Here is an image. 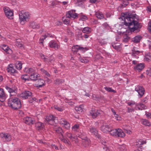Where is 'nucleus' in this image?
I'll return each instance as SVG.
<instances>
[{
    "instance_id": "864d4df0",
    "label": "nucleus",
    "mask_w": 151,
    "mask_h": 151,
    "mask_svg": "<svg viewBox=\"0 0 151 151\" xmlns=\"http://www.w3.org/2000/svg\"><path fill=\"white\" fill-rule=\"evenodd\" d=\"M5 52L8 54H11L12 52V50L9 47L8 48H6V50H4Z\"/></svg>"
},
{
    "instance_id": "9b49d317",
    "label": "nucleus",
    "mask_w": 151,
    "mask_h": 151,
    "mask_svg": "<svg viewBox=\"0 0 151 151\" xmlns=\"http://www.w3.org/2000/svg\"><path fill=\"white\" fill-rule=\"evenodd\" d=\"M32 93L29 91H25L20 95V97L23 99H29L32 96Z\"/></svg>"
},
{
    "instance_id": "ddd939ff",
    "label": "nucleus",
    "mask_w": 151,
    "mask_h": 151,
    "mask_svg": "<svg viewBox=\"0 0 151 151\" xmlns=\"http://www.w3.org/2000/svg\"><path fill=\"white\" fill-rule=\"evenodd\" d=\"M59 122L61 125L66 129H68L70 128V123L65 119L63 118L60 119Z\"/></svg>"
},
{
    "instance_id": "13d9d810",
    "label": "nucleus",
    "mask_w": 151,
    "mask_h": 151,
    "mask_svg": "<svg viewBox=\"0 0 151 151\" xmlns=\"http://www.w3.org/2000/svg\"><path fill=\"white\" fill-rule=\"evenodd\" d=\"M98 42L101 44V45H103L106 43V42L104 40L99 39L98 40Z\"/></svg>"
},
{
    "instance_id": "37998d69",
    "label": "nucleus",
    "mask_w": 151,
    "mask_h": 151,
    "mask_svg": "<svg viewBox=\"0 0 151 151\" xmlns=\"http://www.w3.org/2000/svg\"><path fill=\"white\" fill-rule=\"evenodd\" d=\"M34 70L33 68H25L24 70V71L26 72L27 73L30 74L32 73L33 72Z\"/></svg>"
},
{
    "instance_id": "09e8293b",
    "label": "nucleus",
    "mask_w": 151,
    "mask_h": 151,
    "mask_svg": "<svg viewBox=\"0 0 151 151\" xmlns=\"http://www.w3.org/2000/svg\"><path fill=\"white\" fill-rule=\"evenodd\" d=\"M79 128V125L77 124L74 125L72 127V129L74 131L76 132Z\"/></svg>"
},
{
    "instance_id": "a211bd4d",
    "label": "nucleus",
    "mask_w": 151,
    "mask_h": 151,
    "mask_svg": "<svg viewBox=\"0 0 151 151\" xmlns=\"http://www.w3.org/2000/svg\"><path fill=\"white\" fill-rule=\"evenodd\" d=\"M146 140L140 139L136 141L135 143V146L139 148L142 149L143 148L142 145L144 144H146Z\"/></svg>"
},
{
    "instance_id": "7ed1b4c3",
    "label": "nucleus",
    "mask_w": 151,
    "mask_h": 151,
    "mask_svg": "<svg viewBox=\"0 0 151 151\" xmlns=\"http://www.w3.org/2000/svg\"><path fill=\"white\" fill-rule=\"evenodd\" d=\"M118 35H122L123 36L122 41L125 43H126L129 42L131 39V37L130 36V34L127 32V29L125 32H122L121 31L116 30L115 32Z\"/></svg>"
},
{
    "instance_id": "603ef678",
    "label": "nucleus",
    "mask_w": 151,
    "mask_h": 151,
    "mask_svg": "<svg viewBox=\"0 0 151 151\" xmlns=\"http://www.w3.org/2000/svg\"><path fill=\"white\" fill-rule=\"evenodd\" d=\"M68 18H66V19H65V17H62V19L63 20L65 24L68 25L69 24L70 21L68 20Z\"/></svg>"
},
{
    "instance_id": "dca6fc26",
    "label": "nucleus",
    "mask_w": 151,
    "mask_h": 151,
    "mask_svg": "<svg viewBox=\"0 0 151 151\" xmlns=\"http://www.w3.org/2000/svg\"><path fill=\"white\" fill-rule=\"evenodd\" d=\"M102 132L104 133L109 132L111 129V126L110 124H107L106 123L104 124L101 128Z\"/></svg>"
},
{
    "instance_id": "c03bdc74",
    "label": "nucleus",
    "mask_w": 151,
    "mask_h": 151,
    "mask_svg": "<svg viewBox=\"0 0 151 151\" xmlns=\"http://www.w3.org/2000/svg\"><path fill=\"white\" fill-rule=\"evenodd\" d=\"M74 135L68 132H66L65 134L66 137L67 138H69V139L71 140H73V138L74 137Z\"/></svg>"
},
{
    "instance_id": "a18cd8bd",
    "label": "nucleus",
    "mask_w": 151,
    "mask_h": 151,
    "mask_svg": "<svg viewBox=\"0 0 151 151\" xmlns=\"http://www.w3.org/2000/svg\"><path fill=\"white\" fill-rule=\"evenodd\" d=\"M104 88L105 90L109 92H113L114 93H116V91L112 89L111 88L109 87L106 86L104 87Z\"/></svg>"
},
{
    "instance_id": "2eb2a0df",
    "label": "nucleus",
    "mask_w": 151,
    "mask_h": 151,
    "mask_svg": "<svg viewBox=\"0 0 151 151\" xmlns=\"http://www.w3.org/2000/svg\"><path fill=\"white\" fill-rule=\"evenodd\" d=\"M24 122L27 124L31 125L35 123V119L29 117H26L23 119Z\"/></svg>"
},
{
    "instance_id": "0e129e2a",
    "label": "nucleus",
    "mask_w": 151,
    "mask_h": 151,
    "mask_svg": "<svg viewBox=\"0 0 151 151\" xmlns=\"http://www.w3.org/2000/svg\"><path fill=\"white\" fill-rule=\"evenodd\" d=\"M103 27L105 28H111L110 26L107 24L106 22H105L103 24Z\"/></svg>"
},
{
    "instance_id": "412c9836",
    "label": "nucleus",
    "mask_w": 151,
    "mask_h": 151,
    "mask_svg": "<svg viewBox=\"0 0 151 151\" xmlns=\"http://www.w3.org/2000/svg\"><path fill=\"white\" fill-rule=\"evenodd\" d=\"M53 129L54 131L57 134H59V135L60 136V137H63V130L61 128L58 126H55L53 128Z\"/></svg>"
},
{
    "instance_id": "a878e982",
    "label": "nucleus",
    "mask_w": 151,
    "mask_h": 151,
    "mask_svg": "<svg viewBox=\"0 0 151 151\" xmlns=\"http://www.w3.org/2000/svg\"><path fill=\"white\" fill-rule=\"evenodd\" d=\"M29 27L32 28H39L41 27L40 25L35 22L29 23Z\"/></svg>"
},
{
    "instance_id": "1a4fd4ad",
    "label": "nucleus",
    "mask_w": 151,
    "mask_h": 151,
    "mask_svg": "<svg viewBox=\"0 0 151 151\" xmlns=\"http://www.w3.org/2000/svg\"><path fill=\"white\" fill-rule=\"evenodd\" d=\"M102 111L100 110H96L92 108L90 111V114L93 118H96L97 116L100 115Z\"/></svg>"
},
{
    "instance_id": "5fc2aeb1",
    "label": "nucleus",
    "mask_w": 151,
    "mask_h": 151,
    "mask_svg": "<svg viewBox=\"0 0 151 151\" xmlns=\"http://www.w3.org/2000/svg\"><path fill=\"white\" fill-rule=\"evenodd\" d=\"M73 140H72V141H73L77 144H78L79 142V140L77 137L75 136V135L73 138Z\"/></svg>"
},
{
    "instance_id": "f03ea898",
    "label": "nucleus",
    "mask_w": 151,
    "mask_h": 151,
    "mask_svg": "<svg viewBox=\"0 0 151 151\" xmlns=\"http://www.w3.org/2000/svg\"><path fill=\"white\" fill-rule=\"evenodd\" d=\"M9 106L14 110L20 109L21 107V103L20 99L14 97L10 98L8 101Z\"/></svg>"
},
{
    "instance_id": "20e7f679",
    "label": "nucleus",
    "mask_w": 151,
    "mask_h": 151,
    "mask_svg": "<svg viewBox=\"0 0 151 151\" xmlns=\"http://www.w3.org/2000/svg\"><path fill=\"white\" fill-rule=\"evenodd\" d=\"M75 10L72 9L68 12H66V18L69 19H77L78 17V14L75 13Z\"/></svg>"
},
{
    "instance_id": "b1692460",
    "label": "nucleus",
    "mask_w": 151,
    "mask_h": 151,
    "mask_svg": "<svg viewBox=\"0 0 151 151\" xmlns=\"http://www.w3.org/2000/svg\"><path fill=\"white\" fill-rule=\"evenodd\" d=\"M49 46L51 48H55V49H58V44L55 41L51 40L50 41L49 43Z\"/></svg>"
},
{
    "instance_id": "bf43d9fd",
    "label": "nucleus",
    "mask_w": 151,
    "mask_h": 151,
    "mask_svg": "<svg viewBox=\"0 0 151 151\" xmlns=\"http://www.w3.org/2000/svg\"><path fill=\"white\" fill-rule=\"evenodd\" d=\"M54 108L55 109L60 111H63V109L62 108L57 106H54Z\"/></svg>"
},
{
    "instance_id": "ea45409f",
    "label": "nucleus",
    "mask_w": 151,
    "mask_h": 151,
    "mask_svg": "<svg viewBox=\"0 0 151 151\" xmlns=\"http://www.w3.org/2000/svg\"><path fill=\"white\" fill-rule=\"evenodd\" d=\"M21 78L24 81H29L30 80L29 76L27 75H23L21 76Z\"/></svg>"
},
{
    "instance_id": "f8f14e48",
    "label": "nucleus",
    "mask_w": 151,
    "mask_h": 151,
    "mask_svg": "<svg viewBox=\"0 0 151 151\" xmlns=\"http://www.w3.org/2000/svg\"><path fill=\"white\" fill-rule=\"evenodd\" d=\"M88 127V131L90 132L92 134L95 135L98 138H100V136L98 134V131L96 128L92 126H90Z\"/></svg>"
},
{
    "instance_id": "6ab92c4d",
    "label": "nucleus",
    "mask_w": 151,
    "mask_h": 151,
    "mask_svg": "<svg viewBox=\"0 0 151 151\" xmlns=\"http://www.w3.org/2000/svg\"><path fill=\"white\" fill-rule=\"evenodd\" d=\"M1 137L5 141L9 142L12 139L11 135L8 133H1L0 134Z\"/></svg>"
},
{
    "instance_id": "c9c22d12",
    "label": "nucleus",
    "mask_w": 151,
    "mask_h": 151,
    "mask_svg": "<svg viewBox=\"0 0 151 151\" xmlns=\"http://www.w3.org/2000/svg\"><path fill=\"white\" fill-rule=\"evenodd\" d=\"M95 15L98 18L100 19H103L104 17L103 14L101 12L99 11L96 12Z\"/></svg>"
},
{
    "instance_id": "9d476101",
    "label": "nucleus",
    "mask_w": 151,
    "mask_h": 151,
    "mask_svg": "<svg viewBox=\"0 0 151 151\" xmlns=\"http://www.w3.org/2000/svg\"><path fill=\"white\" fill-rule=\"evenodd\" d=\"M82 140V145L84 147H88L91 143L90 140L87 137H82L81 136H79Z\"/></svg>"
},
{
    "instance_id": "de8ad7c7",
    "label": "nucleus",
    "mask_w": 151,
    "mask_h": 151,
    "mask_svg": "<svg viewBox=\"0 0 151 151\" xmlns=\"http://www.w3.org/2000/svg\"><path fill=\"white\" fill-rule=\"evenodd\" d=\"M46 38L45 35L41 36L39 40V44L40 45H43V42Z\"/></svg>"
},
{
    "instance_id": "e433bc0d",
    "label": "nucleus",
    "mask_w": 151,
    "mask_h": 151,
    "mask_svg": "<svg viewBox=\"0 0 151 151\" xmlns=\"http://www.w3.org/2000/svg\"><path fill=\"white\" fill-rule=\"evenodd\" d=\"M83 106L82 105H79L75 108V109L78 113H80L81 112L83 111Z\"/></svg>"
},
{
    "instance_id": "49530a36",
    "label": "nucleus",
    "mask_w": 151,
    "mask_h": 151,
    "mask_svg": "<svg viewBox=\"0 0 151 151\" xmlns=\"http://www.w3.org/2000/svg\"><path fill=\"white\" fill-rule=\"evenodd\" d=\"M112 46L114 49L118 51H120L122 47L120 45H116L115 44L112 45Z\"/></svg>"
},
{
    "instance_id": "3c124183",
    "label": "nucleus",
    "mask_w": 151,
    "mask_h": 151,
    "mask_svg": "<svg viewBox=\"0 0 151 151\" xmlns=\"http://www.w3.org/2000/svg\"><path fill=\"white\" fill-rule=\"evenodd\" d=\"M146 74L147 75L151 77V66L148 68L146 70Z\"/></svg>"
},
{
    "instance_id": "c85d7f7f",
    "label": "nucleus",
    "mask_w": 151,
    "mask_h": 151,
    "mask_svg": "<svg viewBox=\"0 0 151 151\" xmlns=\"http://www.w3.org/2000/svg\"><path fill=\"white\" fill-rule=\"evenodd\" d=\"M136 106L138 110H142L147 109L146 106L142 103L137 104Z\"/></svg>"
},
{
    "instance_id": "cd10ccee",
    "label": "nucleus",
    "mask_w": 151,
    "mask_h": 151,
    "mask_svg": "<svg viewBox=\"0 0 151 151\" xmlns=\"http://www.w3.org/2000/svg\"><path fill=\"white\" fill-rule=\"evenodd\" d=\"M79 60L82 63H87L89 61L90 58L88 57H83L82 58L80 57L79 58Z\"/></svg>"
},
{
    "instance_id": "bb28decb",
    "label": "nucleus",
    "mask_w": 151,
    "mask_h": 151,
    "mask_svg": "<svg viewBox=\"0 0 151 151\" xmlns=\"http://www.w3.org/2000/svg\"><path fill=\"white\" fill-rule=\"evenodd\" d=\"M142 39V37L140 35L136 36L132 39V41L134 43H139Z\"/></svg>"
},
{
    "instance_id": "4468645a",
    "label": "nucleus",
    "mask_w": 151,
    "mask_h": 151,
    "mask_svg": "<svg viewBox=\"0 0 151 151\" xmlns=\"http://www.w3.org/2000/svg\"><path fill=\"white\" fill-rule=\"evenodd\" d=\"M3 9L4 10L6 16L10 19H13V13L9 8L4 7Z\"/></svg>"
},
{
    "instance_id": "e2e57ef3",
    "label": "nucleus",
    "mask_w": 151,
    "mask_h": 151,
    "mask_svg": "<svg viewBox=\"0 0 151 151\" xmlns=\"http://www.w3.org/2000/svg\"><path fill=\"white\" fill-rule=\"evenodd\" d=\"M0 46L2 49L4 50H6V48H8L9 47L8 46L4 44L1 45Z\"/></svg>"
},
{
    "instance_id": "680f3d73",
    "label": "nucleus",
    "mask_w": 151,
    "mask_h": 151,
    "mask_svg": "<svg viewBox=\"0 0 151 151\" xmlns=\"http://www.w3.org/2000/svg\"><path fill=\"white\" fill-rule=\"evenodd\" d=\"M15 45L21 48L23 47V45L19 42L16 41L15 42Z\"/></svg>"
},
{
    "instance_id": "774afa93",
    "label": "nucleus",
    "mask_w": 151,
    "mask_h": 151,
    "mask_svg": "<svg viewBox=\"0 0 151 151\" xmlns=\"http://www.w3.org/2000/svg\"><path fill=\"white\" fill-rule=\"evenodd\" d=\"M124 129V130L125 132L129 134H130L131 133V132L130 130L125 128Z\"/></svg>"
},
{
    "instance_id": "79ce46f5",
    "label": "nucleus",
    "mask_w": 151,
    "mask_h": 151,
    "mask_svg": "<svg viewBox=\"0 0 151 151\" xmlns=\"http://www.w3.org/2000/svg\"><path fill=\"white\" fill-rule=\"evenodd\" d=\"M118 131V129H111V130L109 132H110V134L111 135L117 137L118 135V134H117Z\"/></svg>"
},
{
    "instance_id": "69168bd1",
    "label": "nucleus",
    "mask_w": 151,
    "mask_h": 151,
    "mask_svg": "<svg viewBox=\"0 0 151 151\" xmlns=\"http://www.w3.org/2000/svg\"><path fill=\"white\" fill-rule=\"evenodd\" d=\"M45 35L46 38L49 37L53 38L54 37L53 35H52V34L50 33H46Z\"/></svg>"
},
{
    "instance_id": "c756f323",
    "label": "nucleus",
    "mask_w": 151,
    "mask_h": 151,
    "mask_svg": "<svg viewBox=\"0 0 151 151\" xmlns=\"http://www.w3.org/2000/svg\"><path fill=\"white\" fill-rule=\"evenodd\" d=\"M142 124L146 126H150L151 125L150 122L147 120L145 119H142L141 120Z\"/></svg>"
},
{
    "instance_id": "f3484780",
    "label": "nucleus",
    "mask_w": 151,
    "mask_h": 151,
    "mask_svg": "<svg viewBox=\"0 0 151 151\" xmlns=\"http://www.w3.org/2000/svg\"><path fill=\"white\" fill-rule=\"evenodd\" d=\"M10 65H8L6 69V70L11 75L15 76L17 73V71L14 69L13 67L10 66Z\"/></svg>"
},
{
    "instance_id": "8fccbe9b",
    "label": "nucleus",
    "mask_w": 151,
    "mask_h": 151,
    "mask_svg": "<svg viewBox=\"0 0 151 151\" xmlns=\"http://www.w3.org/2000/svg\"><path fill=\"white\" fill-rule=\"evenodd\" d=\"M5 88L10 93L15 92V90L14 89L11 88L8 86H6Z\"/></svg>"
},
{
    "instance_id": "4be33fe9",
    "label": "nucleus",
    "mask_w": 151,
    "mask_h": 151,
    "mask_svg": "<svg viewBox=\"0 0 151 151\" xmlns=\"http://www.w3.org/2000/svg\"><path fill=\"white\" fill-rule=\"evenodd\" d=\"M6 98V94L3 88H0V101H4Z\"/></svg>"
},
{
    "instance_id": "393cba45",
    "label": "nucleus",
    "mask_w": 151,
    "mask_h": 151,
    "mask_svg": "<svg viewBox=\"0 0 151 151\" xmlns=\"http://www.w3.org/2000/svg\"><path fill=\"white\" fill-rule=\"evenodd\" d=\"M40 77L39 74H36V73H33L29 76L30 80L35 81L37 80V78Z\"/></svg>"
},
{
    "instance_id": "7c9ffc66",
    "label": "nucleus",
    "mask_w": 151,
    "mask_h": 151,
    "mask_svg": "<svg viewBox=\"0 0 151 151\" xmlns=\"http://www.w3.org/2000/svg\"><path fill=\"white\" fill-rule=\"evenodd\" d=\"M65 80L62 79H57L54 81V83L56 85H59L64 83Z\"/></svg>"
},
{
    "instance_id": "58836bf2",
    "label": "nucleus",
    "mask_w": 151,
    "mask_h": 151,
    "mask_svg": "<svg viewBox=\"0 0 151 151\" xmlns=\"http://www.w3.org/2000/svg\"><path fill=\"white\" fill-rule=\"evenodd\" d=\"M38 100L35 97L32 96V94L31 97L29 98V101L30 103H32L34 102H37Z\"/></svg>"
},
{
    "instance_id": "338daca9",
    "label": "nucleus",
    "mask_w": 151,
    "mask_h": 151,
    "mask_svg": "<svg viewBox=\"0 0 151 151\" xmlns=\"http://www.w3.org/2000/svg\"><path fill=\"white\" fill-rule=\"evenodd\" d=\"M83 21H84L87 19V17L86 15H83L80 18Z\"/></svg>"
},
{
    "instance_id": "473e14b6",
    "label": "nucleus",
    "mask_w": 151,
    "mask_h": 151,
    "mask_svg": "<svg viewBox=\"0 0 151 151\" xmlns=\"http://www.w3.org/2000/svg\"><path fill=\"white\" fill-rule=\"evenodd\" d=\"M117 133V134H118V135L117 136V137H123L125 136V134L124 133L121 129H118Z\"/></svg>"
},
{
    "instance_id": "052dcab7",
    "label": "nucleus",
    "mask_w": 151,
    "mask_h": 151,
    "mask_svg": "<svg viewBox=\"0 0 151 151\" xmlns=\"http://www.w3.org/2000/svg\"><path fill=\"white\" fill-rule=\"evenodd\" d=\"M63 139H61V140L63 142H64L65 144H67L68 145L70 144V142L68 139H65V138H63Z\"/></svg>"
},
{
    "instance_id": "5701e85b",
    "label": "nucleus",
    "mask_w": 151,
    "mask_h": 151,
    "mask_svg": "<svg viewBox=\"0 0 151 151\" xmlns=\"http://www.w3.org/2000/svg\"><path fill=\"white\" fill-rule=\"evenodd\" d=\"M35 124V127L37 129V130H40L42 129L44 127V125L43 123L40 122H35L34 123Z\"/></svg>"
},
{
    "instance_id": "4c0bfd02",
    "label": "nucleus",
    "mask_w": 151,
    "mask_h": 151,
    "mask_svg": "<svg viewBox=\"0 0 151 151\" xmlns=\"http://www.w3.org/2000/svg\"><path fill=\"white\" fill-rule=\"evenodd\" d=\"M135 47H133L132 50V56L136 57L137 55H138L140 53V51L138 50H135Z\"/></svg>"
},
{
    "instance_id": "4d7b16f0",
    "label": "nucleus",
    "mask_w": 151,
    "mask_h": 151,
    "mask_svg": "<svg viewBox=\"0 0 151 151\" xmlns=\"http://www.w3.org/2000/svg\"><path fill=\"white\" fill-rule=\"evenodd\" d=\"M82 30V32L83 33H86V34H89L91 32V29H83Z\"/></svg>"
},
{
    "instance_id": "72a5a7b5",
    "label": "nucleus",
    "mask_w": 151,
    "mask_h": 151,
    "mask_svg": "<svg viewBox=\"0 0 151 151\" xmlns=\"http://www.w3.org/2000/svg\"><path fill=\"white\" fill-rule=\"evenodd\" d=\"M145 60L148 61H150L151 60V53L150 52H147L145 55Z\"/></svg>"
},
{
    "instance_id": "2f4dec72",
    "label": "nucleus",
    "mask_w": 151,
    "mask_h": 151,
    "mask_svg": "<svg viewBox=\"0 0 151 151\" xmlns=\"http://www.w3.org/2000/svg\"><path fill=\"white\" fill-rule=\"evenodd\" d=\"M38 83L37 86L39 88H41L45 85V81L41 79H40L38 81Z\"/></svg>"
},
{
    "instance_id": "f704fd0d",
    "label": "nucleus",
    "mask_w": 151,
    "mask_h": 151,
    "mask_svg": "<svg viewBox=\"0 0 151 151\" xmlns=\"http://www.w3.org/2000/svg\"><path fill=\"white\" fill-rule=\"evenodd\" d=\"M127 32L131 34L137 33L140 31V29H127Z\"/></svg>"
},
{
    "instance_id": "39448f33",
    "label": "nucleus",
    "mask_w": 151,
    "mask_h": 151,
    "mask_svg": "<svg viewBox=\"0 0 151 151\" xmlns=\"http://www.w3.org/2000/svg\"><path fill=\"white\" fill-rule=\"evenodd\" d=\"M46 120L48 123L51 125H55L58 122L57 117L52 115L47 116Z\"/></svg>"
},
{
    "instance_id": "a19ab883",
    "label": "nucleus",
    "mask_w": 151,
    "mask_h": 151,
    "mask_svg": "<svg viewBox=\"0 0 151 151\" xmlns=\"http://www.w3.org/2000/svg\"><path fill=\"white\" fill-rule=\"evenodd\" d=\"M22 64L21 62L17 61L15 64L16 68L18 70H20L22 68Z\"/></svg>"
},
{
    "instance_id": "aec40b11",
    "label": "nucleus",
    "mask_w": 151,
    "mask_h": 151,
    "mask_svg": "<svg viewBox=\"0 0 151 151\" xmlns=\"http://www.w3.org/2000/svg\"><path fill=\"white\" fill-rule=\"evenodd\" d=\"M145 64L144 63H140L137 64L134 67V70L138 72H140L142 70L145 68Z\"/></svg>"
},
{
    "instance_id": "423d86ee",
    "label": "nucleus",
    "mask_w": 151,
    "mask_h": 151,
    "mask_svg": "<svg viewBox=\"0 0 151 151\" xmlns=\"http://www.w3.org/2000/svg\"><path fill=\"white\" fill-rule=\"evenodd\" d=\"M29 15L28 12H25L22 13H21L19 14V18L22 24H24V22L27 21V19H28Z\"/></svg>"
},
{
    "instance_id": "0eeeda50",
    "label": "nucleus",
    "mask_w": 151,
    "mask_h": 151,
    "mask_svg": "<svg viewBox=\"0 0 151 151\" xmlns=\"http://www.w3.org/2000/svg\"><path fill=\"white\" fill-rule=\"evenodd\" d=\"M135 90L138 93V96L139 98H142L145 93V88L142 86L137 85L135 86Z\"/></svg>"
},
{
    "instance_id": "f257e3e1",
    "label": "nucleus",
    "mask_w": 151,
    "mask_h": 151,
    "mask_svg": "<svg viewBox=\"0 0 151 151\" xmlns=\"http://www.w3.org/2000/svg\"><path fill=\"white\" fill-rule=\"evenodd\" d=\"M136 14H132V13L123 14L122 18L124 19V24L128 26V28H141L142 25L139 23L137 21L135 20Z\"/></svg>"
},
{
    "instance_id": "6e6d98bb",
    "label": "nucleus",
    "mask_w": 151,
    "mask_h": 151,
    "mask_svg": "<svg viewBox=\"0 0 151 151\" xmlns=\"http://www.w3.org/2000/svg\"><path fill=\"white\" fill-rule=\"evenodd\" d=\"M129 1L128 0H123L122 1V6H123L124 7H125L127 6L129 4V2H128Z\"/></svg>"
},
{
    "instance_id": "6e6552de",
    "label": "nucleus",
    "mask_w": 151,
    "mask_h": 151,
    "mask_svg": "<svg viewBox=\"0 0 151 151\" xmlns=\"http://www.w3.org/2000/svg\"><path fill=\"white\" fill-rule=\"evenodd\" d=\"M88 49H89L88 48L83 47L77 45H74L72 47V51L74 53H76L78 50H80L82 51L85 52Z\"/></svg>"
}]
</instances>
